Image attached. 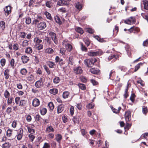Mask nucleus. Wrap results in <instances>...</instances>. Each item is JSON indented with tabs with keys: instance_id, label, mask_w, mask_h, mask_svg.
Returning a JSON list of instances; mask_svg holds the SVG:
<instances>
[{
	"instance_id": "5",
	"label": "nucleus",
	"mask_w": 148,
	"mask_h": 148,
	"mask_svg": "<svg viewBox=\"0 0 148 148\" xmlns=\"http://www.w3.org/2000/svg\"><path fill=\"white\" fill-rule=\"evenodd\" d=\"M63 46H65L66 50L69 51H71L72 48V45L69 44L67 41L64 40L62 42Z\"/></svg>"
},
{
	"instance_id": "13",
	"label": "nucleus",
	"mask_w": 148,
	"mask_h": 148,
	"mask_svg": "<svg viewBox=\"0 0 148 148\" xmlns=\"http://www.w3.org/2000/svg\"><path fill=\"white\" fill-rule=\"evenodd\" d=\"M40 104L39 100L37 98L34 99L32 101V105L34 106L37 107Z\"/></svg>"
},
{
	"instance_id": "32",
	"label": "nucleus",
	"mask_w": 148,
	"mask_h": 148,
	"mask_svg": "<svg viewBox=\"0 0 148 148\" xmlns=\"http://www.w3.org/2000/svg\"><path fill=\"white\" fill-rule=\"evenodd\" d=\"M27 79L29 81H33L34 79V76L32 74H31L27 77Z\"/></svg>"
},
{
	"instance_id": "15",
	"label": "nucleus",
	"mask_w": 148,
	"mask_h": 148,
	"mask_svg": "<svg viewBox=\"0 0 148 148\" xmlns=\"http://www.w3.org/2000/svg\"><path fill=\"white\" fill-rule=\"evenodd\" d=\"M110 108L113 112L117 114L119 113L121 109V107H119L118 108V110L116 109L111 106H110Z\"/></svg>"
},
{
	"instance_id": "61",
	"label": "nucleus",
	"mask_w": 148,
	"mask_h": 148,
	"mask_svg": "<svg viewBox=\"0 0 148 148\" xmlns=\"http://www.w3.org/2000/svg\"><path fill=\"white\" fill-rule=\"evenodd\" d=\"M8 100H7V103L8 105H10L11 104L12 102L13 98L12 97H11L10 98L9 97L8 98Z\"/></svg>"
},
{
	"instance_id": "9",
	"label": "nucleus",
	"mask_w": 148,
	"mask_h": 148,
	"mask_svg": "<svg viewBox=\"0 0 148 148\" xmlns=\"http://www.w3.org/2000/svg\"><path fill=\"white\" fill-rule=\"evenodd\" d=\"M74 73L77 74H81L83 72V70L80 66L75 67L73 69Z\"/></svg>"
},
{
	"instance_id": "12",
	"label": "nucleus",
	"mask_w": 148,
	"mask_h": 148,
	"mask_svg": "<svg viewBox=\"0 0 148 148\" xmlns=\"http://www.w3.org/2000/svg\"><path fill=\"white\" fill-rule=\"evenodd\" d=\"M21 59L23 63L25 64L27 63L29 60V57L26 56H21Z\"/></svg>"
},
{
	"instance_id": "7",
	"label": "nucleus",
	"mask_w": 148,
	"mask_h": 148,
	"mask_svg": "<svg viewBox=\"0 0 148 148\" xmlns=\"http://www.w3.org/2000/svg\"><path fill=\"white\" fill-rule=\"evenodd\" d=\"M43 85L42 78H40V79L37 81L35 83V85L37 88H40L42 87Z\"/></svg>"
},
{
	"instance_id": "63",
	"label": "nucleus",
	"mask_w": 148,
	"mask_h": 148,
	"mask_svg": "<svg viewBox=\"0 0 148 148\" xmlns=\"http://www.w3.org/2000/svg\"><path fill=\"white\" fill-rule=\"evenodd\" d=\"M142 16L148 22V15H145L144 13H142L141 14Z\"/></svg>"
},
{
	"instance_id": "64",
	"label": "nucleus",
	"mask_w": 148,
	"mask_h": 148,
	"mask_svg": "<svg viewBox=\"0 0 148 148\" xmlns=\"http://www.w3.org/2000/svg\"><path fill=\"white\" fill-rule=\"evenodd\" d=\"M115 71L114 70H112L109 74V78H110L111 76H114L115 74Z\"/></svg>"
},
{
	"instance_id": "34",
	"label": "nucleus",
	"mask_w": 148,
	"mask_h": 148,
	"mask_svg": "<svg viewBox=\"0 0 148 148\" xmlns=\"http://www.w3.org/2000/svg\"><path fill=\"white\" fill-rule=\"evenodd\" d=\"M20 73L23 75H25L27 72V71L25 68L21 69L20 71Z\"/></svg>"
},
{
	"instance_id": "54",
	"label": "nucleus",
	"mask_w": 148,
	"mask_h": 148,
	"mask_svg": "<svg viewBox=\"0 0 148 148\" xmlns=\"http://www.w3.org/2000/svg\"><path fill=\"white\" fill-rule=\"evenodd\" d=\"M28 45V41L27 40L23 41L22 43V46L25 47L27 46Z\"/></svg>"
},
{
	"instance_id": "60",
	"label": "nucleus",
	"mask_w": 148,
	"mask_h": 148,
	"mask_svg": "<svg viewBox=\"0 0 148 148\" xmlns=\"http://www.w3.org/2000/svg\"><path fill=\"white\" fill-rule=\"evenodd\" d=\"M84 41L87 47H88L89 45L90 42L88 39H84Z\"/></svg>"
},
{
	"instance_id": "19",
	"label": "nucleus",
	"mask_w": 148,
	"mask_h": 148,
	"mask_svg": "<svg viewBox=\"0 0 148 148\" xmlns=\"http://www.w3.org/2000/svg\"><path fill=\"white\" fill-rule=\"evenodd\" d=\"M47 64L51 68H54V66H56V64L54 62L51 61H49L47 62Z\"/></svg>"
},
{
	"instance_id": "24",
	"label": "nucleus",
	"mask_w": 148,
	"mask_h": 148,
	"mask_svg": "<svg viewBox=\"0 0 148 148\" xmlns=\"http://www.w3.org/2000/svg\"><path fill=\"white\" fill-rule=\"evenodd\" d=\"M47 112V110L45 108H42L40 109V112L42 115H45Z\"/></svg>"
},
{
	"instance_id": "3",
	"label": "nucleus",
	"mask_w": 148,
	"mask_h": 148,
	"mask_svg": "<svg viewBox=\"0 0 148 148\" xmlns=\"http://www.w3.org/2000/svg\"><path fill=\"white\" fill-rule=\"evenodd\" d=\"M49 35L51 36L52 40L56 44H57L58 42V38L56 37V34L54 32L50 31L49 32Z\"/></svg>"
},
{
	"instance_id": "29",
	"label": "nucleus",
	"mask_w": 148,
	"mask_h": 148,
	"mask_svg": "<svg viewBox=\"0 0 148 148\" xmlns=\"http://www.w3.org/2000/svg\"><path fill=\"white\" fill-rule=\"evenodd\" d=\"M55 20L56 22L59 25L62 24V22L60 21V18L58 16H56L54 17Z\"/></svg>"
},
{
	"instance_id": "33",
	"label": "nucleus",
	"mask_w": 148,
	"mask_h": 148,
	"mask_svg": "<svg viewBox=\"0 0 148 148\" xmlns=\"http://www.w3.org/2000/svg\"><path fill=\"white\" fill-rule=\"evenodd\" d=\"M69 94V92L65 91L64 92L62 95L63 98L64 99L67 98Z\"/></svg>"
},
{
	"instance_id": "4",
	"label": "nucleus",
	"mask_w": 148,
	"mask_h": 148,
	"mask_svg": "<svg viewBox=\"0 0 148 148\" xmlns=\"http://www.w3.org/2000/svg\"><path fill=\"white\" fill-rule=\"evenodd\" d=\"M12 8L10 6L8 5L6 6L4 8V10L5 13V16H8L11 12V10Z\"/></svg>"
},
{
	"instance_id": "43",
	"label": "nucleus",
	"mask_w": 148,
	"mask_h": 148,
	"mask_svg": "<svg viewBox=\"0 0 148 148\" xmlns=\"http://www.w3.org/2000/svg\"><path fill=\"white\" fill-rule=\"evenodd\" d=\"M117 57V56H116L115 55H111V56H109L108 58V60H110L114 58V61H115L116 60Z\"/></svg>"
},
{
	"instance_id": "20",
	"label": "nucleus",
	"mask_w": 148,
	"mask_h": 148,
	"mask_svg": "<svg viewBox=\"0 0 148 148\" xmlns=\"http://www.w3.org/2000/svg\"><path fill=\"white\" fill-rule=\"evenodd\" d=\"M58 92V89L55 88L51 89L49 90L50 93L54 95L57 94Z\"/></svg>"
},
{
	"instance_id": "18",
	"label": "nucleus",
	"mask_w": 148,
	"mask_h": 148,
	"mask_svg": "<svg viewBox=\"0 0 148 148\" xmlns=\"http://www.w3.org/2000/svg\"><path fill=\"white\" fill-rule=\"evenodd\" d=\"M33 52V50L32 48L30 47H29L27 48L25 51V52L27 54H30Z\"/></svg>"
},
{
	"instance_id": "10",
	"label": "nucleus",
	"mask_w": 148,
	"mask_h": 148,
	"mask_svg": "<svg viewBox=\"0 0 148 148\" xmlns=\"http://www.w3.org/2000/svg\"><path fill=\"white\" fill-rule=\"evenodd\" d=\"M37 26L39 30H42L45 29L47 25L45 22H42L39 23Z\"/></svg>"
},
{
	"instance_id": "26",
	"label": "nucleus",
	"mask_w": 148,
	"mask_h": 148,
	"mask_svg": "<svg viewBox=\"0 0 148 148\" xmlns=\"http://www.w3.org/2000/svg\"><path fill=\"white\" fill-rule=\"evenodd\" d=\"M27 127L28 132L31 134H34L35 133V130L34 129H32L30 127L28 126H26Z\"/></svg>"
},
{
	"instance_id": "47",
	"label": "nucleus",
	"mask_w": 148,
	"mask_h": 148,
	"mask_svg": "<svg viewBox=\"0 0 148 148\" xmlns=\"http://www.w3.org/2000/svg\"><path fill=\"white\" fill-rule=\"evenodd\" d=\"M94 105L92 103H90L86 106V108L88 109H92L94 108Z\"/></svg>"
},
{
	"instance_id": "53",
	"label": "nucleus",
	"mask_w": 148,
	"mask_h": 148,
	"mask_svg": "<svg viewBox=\"0 0 148 148\" xmlns=\"http://www.w3.org/2000/svg\"><path fill=\"white\" fill-rule=\"evenodd\" d=\"M37 45L40 44L42 42V40L39 39L38 38H34Z\"/></svg>"
},
{
	"instance_id": "22",
	"label": "nucleus",
	"mask_w": 148,
	"mask_h": 148,
	"mask_svg": "<svg viewBox=\"0 0 148 148\" xmlns=\"http://www.w3.org/2000/svg\"><path fill=\"white\" fill-rule=\"evenodd\" d=\"M143 2L144 5V9L147 10H148V1L144 0Z\"/></svg>"
},
{
	"instance_id": "1",
	"label": "nucleus",
	"mask_w": 148,
	"mask_h": 148,
	"mask_svg": "<svg viewBox=\"0 0 148 148\" xmlns=\"http://www.w3.org/2000/svg\"><path fill=\"white\" fill-rule=\"evenodd\" d=\"M96 60L95 58L86 59L84 61V64L88 67H92L94 63L96 62Z\"/></svg>"
},
{
	"instance_id": "14",
	"label": "nucleus",
	"mask_w": 148,
	"mask_h": 148,
	"mask_svg": "<svg viewBox=\"0 0 148 148\" xmlns=\"http://www.w3.org/2000/svg\"><path fill=\"white\" fill-rule=\"evenodd\" d=\"M64 105L63 104L60 105L58 107L57 112L59 114L61 113L64 110Z\"/></svg>"
},
{
	"instance_id": "25",
	"label": "nucleus",
	"mask_w": 148,
	"mask_h": 148,
	"mask_svg": "<svg viewBox=\"0 0 148 148\" xmlns=\"http://www.w3.org/2000/svg\"><path fill=\"white\" fill-rule=\"evenodd\" d=\"M75 6L77 9L79 10L82 9V5L79 2H78L75 3Z\"/></svg>"
},
{
	"instance_id": "59",
	"label": "nucleus",
	"mask_w": 148,
	"mask_h": 148,
	"mask_svg": "<svg viewBox=\"0 0 148 148\" xmlns=\"http://www.w3.org/2000/svg\"><path fill=\"white\" fill-rule=\"evenodd\" d=\"M14 59H12L10 62V65L13 68H14Z\"/></svg>"
},
{
	"instance_id": "52",
	"label": "nucleus",
	"mask_w": 148,
	"mask_h": 148,
	"mask_svg": "<svg viewBox=\"0 0 148 148\" xmlns=\"http://www.w3.org/2000/svg\"><path fill=\"white\" fill-rule=\"evenodd\" d=\"M6 62L5 59L4 58L2 59L0 61V63L1 66H3L5 64Z\"/></svg>"
},
{
	"instance_id": "16",
	"label": "nucleus",
	"mask_w": 148,
	"mask_h": 148,
	"mask_svg": "<svg viewBox=\"0 0 148 148\" xmlns=\"http://www.w3.org/2000/svg\"><path fill=\"white\" fill-rule=\"evenodd\" d=\"M125 48L126 51L128 54V56L130 57L131 56V53L130 49V48L129 46L128 45H125Z\"/></svg>"
},
{
	"instance_id": "6",
	"label": "nucleus",
	"mask_w": 148,
	"mask_h": 148,
	"mask_svg": "<svg viewBox=\"0 0 148 148\" xmlns=\"http://www.w3.org/2000/svg\"><path fill=\"white\" fill-rule=\"evenodd\" d=\"M23 130L22 128H20L17 132V135L16 136L17 139L18 140H21L23 136Z\"/></svg>"
},
{
	"instance_id": "11",
	"label": "nucleus",
	"mask_w": 148,
	"mask_h": 148,
	"mask_svg": "<svg viewBox=\"0 0 148 148\" xmlns=\"http://www.w3.org/2000/svg\"><path fill=\"white\" fill-rule=\"evenodd\" d=\"M131 112L130 110L125 112V118L126 122L129 121L131 119Z\"/></svg>"
},
{
	"instance_id": "45",
	"label": "nucleus",
	"mask_w": 148,
	"mask_h": 148,
	"mask_svg": "<svg viewBox=\"0 0 148 148\" xmlns=\"http://www.w3.org/2000/svg\"><path fill=\"white\" fill-rule=\"evenodd\" d=\"M43 67L47 74L48 75H50L51 74V72L48 67L45 65Z\"/></svg>"
},
{
	"instance_id": "23",
	"label": "nucleus",
	"mask_w": 148,
	"mask_h": 148,
	"mask_svg": "<svg viewBox=\"0 0 148 148\" xmlns=\"http://www.w3.org/2000/svg\"><path fill=\"white\" fill-rule=\"evenodd\" d=\"M0 26L1 29L3 30H4L5 27V23L3 21H0Z\"/></svg>"
},
{
	"instance_id": "37",
	"label": "nucleus",
	"mask_w": 148,
	"mask_h": 148,
	"mask_svg": "<svg viewBox=\"0 0 148 148\" xmlns=\"http://www.w3.org/2000/svg\"><path fill=\"white\" fill-rule=\"evenodd\" d=\"M54 131V129L51 126H49L46 129V131L48 132H53Z\"/></svg>"
},
{
	"instance_id": "57",
	"label": "nucleus",
	"mask_w": 148,
	"mask_h": 148,
	"mask_svg": "<svg viewBox=\"0 0 148 148\" xmlns=\"http://www.w3.org/2000/svg\"><path fill=\"white\" fill-rule=\"evenodd\" d=\"M35 120L37 121H39L41 119H43L40 116L39 114L36 115L35 117Z\"/></svg>"
},
{
	"instance_id": "46",
	"label": "nucleus",
	"mask_w": 148,
	"mask_h": 148,
	"mask_svg": "<svg viewBox=\"0 0 148 148\" xmlns=\"http://www.w3.org/2000/svg\"><path fill=\"white\" fill-rule=\"evenodd\" d=\"M81 49L82 51L86 52L87 51V49L84 45L83 44L81 43Z\"/></svg>"
},
{
	"instance_id": "41",
	"label": "nucleus",
	"mask_w": 148,
	"mask_h": 148,
	"mask_svg": "<svg viewBox=\"0 0 148 148\" xmlns=\"http://www.w3.org/2000/svg\"><path fill=\"white\" fill-rule=\"evenodd\" d=\"M45 52L49 53H52L53 52V50L50 48L47 49L45 50Z\"/></svg>"
},
{
	"instance_id": "38",
	"label": "nucleus",
	"mask_w": 148,
	"mask_h": 148,
	"mask_svg": "<svg viewBox=\"0 0 148 148\" xmlns=\"http://www.w3.org/2000/svg\"><path fill=\"white\" fill-rule=\"evenodd\" d=\"M143 63H140L137 64L135 67V69L134 70V72L136 71L140 68V65H142Z\"/></svg>"
},
{
	"instance_id": "42",
	"label": "nucleus",
	"mask_w": 148,
	"mask_h": 148,
	"mask_svg": "<svg viewBox=\"0 0 148 148\" xmlns=\"http://www.w3.org/2000/svg\"><path fill=\"white\" fill-rule=\"evenodd\" d=\"M142 111L144 114H146L148 112L147 108L146 106L143 107Z\"/></svg>"
},
{
	"instance_id": "30",
	"label": "nucleus",
	"mask_w": 148,
	"mask_h": 148,
	"mask_svg": "<svg viewBox=\"0 0 148 148\" xmlns=\"http://www.w3.org/2000/svg\"><path fill=\"white\" fill-rule=\"evenodd\" d=\"M78 86L82 90H85L86 89L85 85L83 84L79 83L78 84Z\"/></svg>"
},
{
	"instance_id": "55",
	"label": "nucleus",
	"mask_w": 148,
	"mask_h": 148,
	"mask_svg": "<svg viewBox=\"0 0 148 148\" xmlns=\"http://www.w3.org/2000/svg\"><path fill=\"white\" fill-rule=\"evenodd\" d=\"M72 120L75 124L76 123H78L79 122V119L77 117H73V119H72Z\"/></svg>"
},
{
	"instance_id": "62",
	"label": "nucleus",
	"mask_w": 148,
	"mask_h": 148,
	"mask_svg": "<svg viewBox=\"0 0 148 148\" xmlns=\"http://www.w3.org/2000/svg\"><path fill=\"white\" fill-rule=\"evenodd\" d=\"M50 145L47 143H45L44 145L43 148H50Z\"/></svg>"
},
{
	"instance_id": "51",
	"label": "nucleus",
	"mask_w": 148,
	"mask_h": 148,
	"mask_svg": "<svg viewBox=\"0 0 148 148\" xmlns=\"http://www.w3.org/2000/svg\"><path fill=\"white\" fill-rule=\"evenodd\" d=\"M90 71L91 73L94 74H96L98 73L97 71L95 70L94 68L91 69H90Z\"/></svg>"
},
{
	"instance_id": "48",
	"label": "nucleus",
	"mask_w": 148,
	"mask_h": 148,
	"mask_svg": "<svg viewBox=\"0 0 148 148\" xmlns=\"http://www.w3.org/2000/svg\"><path fill=\"white\" fill-rule=\"evenodd\" d=\"M60 81V78L58 77H56L53 79V81L55 84L58 83Z\"/></svg>"
},
{
	"instance_id": "56",
	"label": "nucleus",
	"mask_w": 148,
	"mask_h": 148,
	"mask_svg": "<svg viewBox=\"0 0 148 148\" xmlns=\"http://www.w3.org/2000/svg\"><path fill=\"white\" fill-rule=\"evenodd\" d=\"M19 46L17 44H15L13 46V48L14 50H17L18 49Z\"/></svg>"
},
{
	"instance_id": "44",
	"label": "nucleus",
	"mask_w": 148,
	"mask_h": 148,
	"mask_svg": "<svg viewBox=\"0 0 148 148\" xmlns=\"http://www.w3.org/2000/svg\"><path fill=\"white\" fill-rule=\"evenodd\" d=\"M12 109L11 107L10 106L7 108L6 112L8 114H9L12 112Z\"/></svg>"
},
{
	"instance_id": "31",
	"label": "nucleus",
	"mask_w": 148,
	"mask_h": 148,
	"mask_svg": "<svg viewBox=\"0 0 148 148\" xmlns=\"http://www.w3.org/2000/svg\"><path fill=\"white\" fill-rule=\"evenodd\" d=\"M26 102V101L25 100H21L20 102V106L22 107H24L25 106Z\"/></svg>"
},
{
	"instance_id": "2",
	"label": "nucleus",
	"mask_w": 148,
	"mask_h": 148,
	"mask_svg": "<svg viewBox=\"0 0 148 148\" xmlns=\"http://www.w3.org/2000/svg\"><path fill=\"white\" fill-rule=\"evenodd\" d=\"M102 54V52L101 50L94 52L92 51H90L88 52V55L89 56H97L101 55Z\"/></svg>"
},
{
	"instance_id": "21",
	"label": "nucleus",
	"mask_w": 148,
	"mask_h": 148,
	"mask_svg": "<svg viewBox=\"0 0 148 148\" xmlns=\"http://www.w3.org/2000/svg\"><path fill=\"white\" fill-rule=\"evenodd\" d=\"M9 71L8 69H7L4 71L5 78L6 79H8L10 75L9 74Z\"/></svg>"
},
{
	"instance_id": "58",
	"label": "nucleus",
	"mask_w": 148,
	"mask_h": 148,
	"mask_svg": "<svg viewBox=\"0 0 148 148\" xmlns=\"http://www.w3.org/2000/svg\"><path fill=\"white\" fill-rule=\"evenodd\" d=\"M12 131L11 130H8L7 131V135L8 137H10L12 134Z\"/></svg>"
},
{
	"instance_id": "49",
	"label": "nucleus",
	"mask_w": 148,
	"mask_h": 148,
	"mask_svg": "<svg viewBox=\"0 0 148 148\" xmlns=\"http://www.w3.org/2000/svg\"><path fill=\"white\" fill-rule=\"evenodd\" d=\"M25 19V22L27 24H29L31 23V19L29 17H26Z\"/></svg>"
},
{
	"instance_id": "40",
	"label": "nucleus",
	"mask_w": 148,
	"mask_h": 148,
	"mask_svg": "<svg viewBox=\"0 0 148 148\" xmlns=\"http://www.w3.org/2000/svg\"><path fill=\"white\" fill-rule=\"evenodd\" d=\"M94 37L98 41L100 42H103L104 41V40L103 38H101L97 36H95Z\"/></svg>"
},
{
	"instance_id": "28",
	"label": "nucleus",
	"mask_w": 148,
	"mask_h": 148,
	"mask_svg": "<svg viewBox=\"0 0 148 148\" xmlns=\"http://www.w3.org/2000/svg\"><path fill=\"white\" fill-rule=\"evenodd\" d=\"M45 14L46 15L47 19L50 20H52V18L51 16V14L47 12H45Z\"/></svg>"
},
{
	"instance_id": "17",
	"label": "nucleus",
	"mask_w": 148,
	"mask_h": 148,
	"mask_svg": "<svg viewBox=\"0 0 148 148\" xmlns=\"http://www.w3.org/2000/svg\"><path fill=\"white\" fill-rule=\"evenodd\" d=\"M62 136L61 134H57L56 135V140L59 143H60V141L62 139Z\"/></svg>"
},
{
	"instance_id": "8",
	"label": "nucleus",
	"mask_w": 148,
	"mask_h": 148,
	"mask_svg": "<svg viewBox=\"0 0 148 148\" xmlns=\"http://www.w3.org/2000/svg\"><path fill=\"white\" fill-rule=\"evenodd\" d=\"M124 22L125 23L129 25H131L132 23H134L136 22L135 19L134 17H131L128 19L125 20Z\"/></svg>"
},
{
	"instance_id": "35",
	"label": "nucleus",
	"mask_w": 148,
	"mask_h": 148,
	"mask_svg": "<svg viewBox=\"0 0 148 148\" xmlns=\"http://www.w3.org/2000/svg\"><path fill=\"white\" fill-rule=\"evenodd\" d=\"M11 146V144L9 142L5 143L3 145V148H9Z\"/></svg>"
},
{
	"instance_id": "27",
	"label": "nucleus",
	"mask_w": 148,
	"mask_h": 148,
	"mask_svg": "<svg viewBox=\"0 0 148 148\" xmlns=\"http://www.w3.org/2000/svg\"><path fill=\"white\" fill-rule=\"evenodd\" d=\"M46 6L49 8H51L53 5V3L51 1H47L46 3Z\"/></svg>"
},
{
	"instance_id": "39",
	"label": "nucleus",
	"mask_w": 148,
	"mask_h": 148,
	"mask_svg": "<svg viewBox=\"0 0 148 148\" xmlns=\"http://www.w3.org/2000/svg\"><path fill=\"white\" fill-rule=\"evenodd\" d=\"M48 106H49L50 110H53L54 108V105L52 102H50L48 104Z\"/></svg>"
},
{
	"instance_id": "50",
	"label": "nucleus",
	"mask_w": 148,
	"mask_h": 148,
	"mask_svg": "<svg viewBox=\"0 0 148 148\" xmlns=\"http://www.w3.org/2000/svg\"><path fill=\"white\" fill-rule=\"evenodd\" d=\"M10 95V93L7 90H6L4 93V96L5 98H8Z\"/></svg>"
},
{
	"instance_id": "36",
	"label": "nucleus",
	"mask_w": 148,
	"mask_h": 148,
	"mask_svg": "<svg viewBox=\"0 0 148 148\" xmlns=\"http://www.w3.org/2000/svg\"><path fill=\"white\" fill-rule=\"evenodd\" d=\"M77 32L82 34H83L84 32L82 29L80 27H78L75 29Z\"/></svg>"
}]
</instances>
